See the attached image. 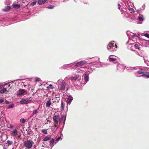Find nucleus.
Segmentation results:
<instances>
[{
  "label": "nucleus",
  "mask_w": 149,
  "mask_h": 149,
  "mask_svg": "<svg viewBox=\"0 0 149 149\" xmlns=\"http://www.w3.org/2000/svg\"><path fill=\"white\" fill-rule=\"evenodd\" d=\"M34 144V142L31 139H27L24 141V146L27 149H31Z\"/></svg>",
  "instance_id": "1"
},
{
  "label": "nucleus",
  "mask_w": 149,
  "mask_h": 149,
  "mask_svg": "<svg viewBox=\"0 0 149 149\" xmlns=\"http://www.w3.org/2000/svg\"><path fill=\"white\" fill-rule=\"evenodd\" d=\"M114 44L110 42L107 46V49L110 52H114L116 51L115 46L114 45Z\"/></svg>",
  "instance_id": "2"
},
{
  "label": "nucleus",
  "mask_w": 149,
  "mask_h": 149,
  "mask_svg": "<svg viewBox=\"0 0 149 149\" xmlns=\"http://www.w3.org/2000/svg\"><path fill=\"white\" fill-rule=\"evenodd\" d=\"M59 83H60L58 85V87L61 90H64L65 89V87L66 85V84L65 82L63 81L59 82Z\"/></svg>",
  "instance_id": "3"
},
{
  "label": "nucleus",
  "mask_w": 149,
  "mask_h": 149,
  "mask_svg": "<svg viewBox=\"0 0 149 149\" xmlns=\"http://www.w3.org/2000/svg\"><path fill=\"white\" fill-rule=\"evenodd\" d=\"M86 63V62L85 61H81L75 64L74 66L77 68L83 66Z\"/></svg>",
  "instance_id": "4"
},
{
  "label": "nucleus",
  "mask_w": 149,
  "mask_h": 149,
  "mask_svg": "<svg viewBox=\"0 0 149 149\" xmlns=\"http://www.w3.org/2000/svg\"><path fill=\"white\" fill-rule=\"evenodd\" d=\"M53 118L54 123H56V124H58L60 120V117L59 115H58L54 116Z\"/></svg>",
  "instance_id": "5"
},
{
  "label": "nucleus",
  "mask_w": 149,
  "mask_h": 149,
  "mask_svg": "<svg viewBox=\"0 0 149 149\" xmlns=\"http://www.w3.org/2000/svg\"><path fill=\"white\" fill-rule=\"evenodd\" d=\"M30 101L27 99H24L21 100L20 102L22 104H25L29 103Z\"/></svg>",
  "instance_id": "6"
},
{
  "label": "nucleus",
  "mask_w": 149,
  "mask_h": 149,
  "mask_svg": "<svg viewBox=\"0 0 149 149\" xmlns=\"http://www.w3.org/2000/svg\"><path fill=\"white\" fill-rule=\"evenodd\" d=\"M26 91V90L23 89H20L17 93V95H22Z\"/></svg>",
  "instance_id": "7"
},
{
  "label": "nucleus",
  "mask_w": 149,
  "mask_h": 149,
  "mask_svg": "<svg viewBox=\"0 0 149 149\" xmlns=\"http://www.w3.org/2000/svg\"><path fill=\"white\" fill-rule=\"evenodd\" d=\"M60 99V98H59L58 97H55L53 99H52L53 102L54 103H58Z\"/></svg>",
  "instance_id": "8"
},
{
  "label": "nucleus",
  "mask_w": 149,
  "mask_h": 149,
  "mask_svg": "<svg viewBox=\"0 0 149 149\" xmlns=\"http://www.w3.org/2000/svg\"><path fill=\"white\" fill-rule=\"evenodd\" d=\"M47 1V0H39L38 3L39 5H42L45 3Z\"/></svg>",
  "instance_id": "9"
},
{
  "label": "nucleus",
  "mask_w": 149,
  "mask_h": 149,
  "mask_svg": "<svg viewBox=\"0 0 149 149\" xmlns=\"http://www.w3.org/2000/svg\"><path fill=\"white\" fill-rule=\"evenodd\" d=\"M11 8L10 6H7L5 8L2 9V10L4 12H7L9 11L11 9Z\"/></svg>",
  "instance_id": "10"
},
{
  "label": "nucleus",
  "mask_w": 149,
  "mask_h": 149,
  "mask_svg": "<svg viewBox=\"0 0 149 149\" xmlns=\"http://www.w3.org/2000/svg\"><path fill=\"white\" fill-rule=\"evenodd\" d=\"M143 76L147 78H149V72H144V73L143 74Z\"/></svg>",
  "instance_id": "11"
},
{
  "label": "nucleus",
  "mask_w": 149,
  "mask_h": 149,
  "mask_svg": "<svg viewBox=\"0 0 149 149\" xmlns=\"http://www.w3.org/2000/svg\"><path fill=\"white\" fill-rule=\"evenodd\" d=\"M51 99H49L47 101L46 103V106L47 107H49L51 105Z\"/></svg>",
  "instance_id": "12"
},
{
  "label": "nucleus",
  "mask_w": 149,
  "mask_h": 149,
  "mask_svg": "<svg viewBox=\"0 0 149 149\" xmlns=\"http://www.w3.org/2000/svg\"><path fill=\"white\" fill-rule=\"evenodd\" d=\"M12 6L13 8L15 9H18L20 7V5L18 4H13Z\"/></svg>",
  "instance_id": "13"
},
{
  "label": "nucleus",
  "mask_w": 149,
  "mask_h": 149,
  "mask_svg": "<svg viewBox=\"0 0 149 149\" xmlns=\"http://www.w3.org/2000/svg\"><path fill=\"white\" fill-rule=\"evenodd\" d=\"M79 77L78 75H76L75 77H73L70 78V79L72 81L74 80H76L79 78Z\"/></svg>",
  "instance_id": "14"
},
{
  "label": "nucleus",
  "mask_w": 149,
  "mask_h": 149,
  "mask_svg": "<svg viewBox=\"0 0 149 149\" xmlns=\"http://www.w3.org/2000/svg\"><path fill=\"white\" fill-rule=\"evenodd\" d=\"M7 92V90L6 88H3L0 91V93L3 94Z\"/></svg>",
  "instance_id": "15"
},
{
  "label": "nucleus",
  "mask_w": 149,
  "mask_h": 149,
  "mask_svg": "<svg viewBox=\"0 0 149 149\" xmlns=\"http://www.w3.org/2000/svg\"><path fill=\"white\" fill-rule=\"evenodd\" d=\"M73 100L72 97H69L67 99V102L68 104H70V102H72Z\"/></svg>",
  "instance_id": "16"
},
{
  "label": "nucleus",
  "mask_w": 149,
  "mask_h": 149,
  "mask_svg": "<svg viewBox=\"0 0 149 149\" xmlns=\"http://www.w3.org/2000/svg\"><path fill=\"white\" fill-rule=\"evenodd\" d=\"M88 79H89L88 76L86 74H85L84 79L85 80V81L86 82H87V81L88 80Z\"/></svg>",
  "instance_id": "17"
},
{
  "label": "nucleus",
  "mask_w": 149,
  "mask_h": 149,
  "mask_svg": "<svg viewBox=\"0 0 149 149\" xmlns=\"http://www.w3.org/2000/svg\"><path fill=\"white\" fill-rule=\"evenodd\" d=\"M111 55H110L109 57V61L110 62H113L116 61V58H112L111 57Z\"/></svg>",
  "instance_id": "18"
},
{
  "label": "nucleus",
  "mask_w": 149,
  "mask_h": 149,
  "mask_svg": "<svg viewBox=\"0 0 149 149\" xmlns=\"http://www.w3.org/2000/svg\"><path fill=\"white\" fill-rule=\"evenodd\" d=\"M65 104L64 103L62 102L61 103V108L62 110H64Z\"/></svg>",
  "instance_id": "19"
},
{
  "label": "nucleus",
  "mask_w": 149,
  "mask_h": 149,
  "mask_svg": "<svg viewBox=\"0 0 149 149\" xmlns=\"http://www.w3.org/2000/svg\"><path fill=\"white\" fill-rule=\"evenodd\" d=\"M51 136L49 137H45L43 139V141H47L50 140L51 139Z\"/></svg>",
  "instance_id": "20"
},
{
  "label": "nucleus",
  "mask_w": 149,
  "mask_h": 149,
  "mask_svg": "<svg viewBox=\"0 0 149 149\" xmlns=\"http://www.w3.org/2000/svg\"><path fill=\"white\" fill-rule=\"evenodd\" d=\"M55 124L54 125V127H55L57 128L55 129H54L53 130V131H54V132H55L57 130V128H58V123L56 124V123H54Z\"/></svg>",
  "instance_id": "21"
},
{
  "label": "nucleus",
  "mask_w": 149,
  "mask_h": 149,
  "mask_svg": "<svg viewBox=\"0 0 149 149\" xmlns=\"http://www.w3.org/2000/svg\"><path fill=\"white\" fill-rule=\"evenodd\" d=\"M137 72L139 74H142L141 76H143V74L144 73V72H143L141 70H139L137 71Z\"/></svg>",
  "instance_id": "22"
},
{
  "label": "nucleus",
  "mask_w": 149,
  "mask_h": 149,
  "mask_svg": "<svg viewBox=\"0 0 149 149\" xmlns=\"http://www.w3.org/2000/svg\"><path fill=\"white\" fill-rule=\"evenodd\" d=\"M138 18L140 21H143V17L142 15L141 16H139Z\"/></svg>",
  "instance_id": "23"
},
{
  "label": "nucleus",
  "mask_w": 149,
  "mask_h": 149,
  "mask_svg": "<svg viewBox=\"0 0 149 149\" xmlns=\"http://www.w3.org/2000/svg\"><path fill=\"white\" fill-rule=\"evenodd\" d=\"M25 121L26 120L24 118H21L20 119V122L22 123H24Z\"/></svg>",
  "instance_id": "24"
},
{
  "label": "nucleus",
  "mask_w": 149,
  "mask_h": 149,
  "mask_svg": "<svg viewBox=\"0 0 149 149\" xmlns=\"http://www.w3.org/2000/svg\"><path fill=\"white\" fill-rule=\"evenodd\" d=\"M6 143L9 146V145H11L12 144L13 142L12 141L8 140Z\"/></svg>",
  "instance_id": "25"
},
{
  "label": "nucleus",
  "mask_w": 149,
  "mask_h": 149,
  "mask_svg": "<svg viewBox=\"0 0 149 149\" xmlns=\"http://www.w3.org/2000/svg\"><path fill=\"white\" fill-rule=\"evenodd\" d=\"M54 139H52L50 141V143L51 146H52L53 145V143L54 142Z\"/></svg>",
  "instance_id": "26"
},
{
  "label": "nucleus",
  "mask_w": 149,
  "mask_h": 149,
  "mask_svg": "<svg viewBox=\"0 0 149 149\" xmlns=\"http://www.w3.org/2000/svg\"><path fill=\"white\" fill-rule=\"evenodd\" d=\"M13 133L14 134V135L15 136H17V130L16 129H15L14 131H13Z\"/></svg>",
  "instance_id": "27"
},
{
  "label": "nucleus",
  "mask_w": 149,
  "mask_h": 149,
  "mask_svg": "<svg viewBox=\"0 0 149 149\" xmlns=\"http://www.w3.org/2000/svg\"><path fill=\"white\" fill-rule=\"evenodd\" d=\"M14 106V104H11L8 105V108L11 109L13 108Z\"/></svg>",
  "instance_id": "28"
},
{
  "label": "nucleus",
  "mask_w": 149,
  "mask_h": 149,
  "mask_svg": "<svg viewBox=\"0 0 149 149\" xmlns=\"http://www.w3.org/2000/svg\"><path fill=\"white\" fill-rule=\"evenodd\" d=\"M47 130H42V133L45 134H47Z\"/></svg>",
  "instance_id": "29"
},
{
  "label": "nucleus",
  "mask_w": 149,
  "mask_h": 149,
  "mask_svg": "<svg viewBox=\"0 0 149 149\" xmlns=\"http://www.w3.org/2000/svg\"><path fill=\"white\" fill-rule=\"evenodd\" d=\"M54 7V6L53 5H50L48 6L47 8L48 9H52Z\"/></svg>",
  "instance_id": "30"
},
{
  "label": "nucleus",
  "mask_w": 149,
  "mask_h": 149,
  "mask_svg": "<svg viewBox=\"0 0 149 149\" xmlns=\"http://www.w3.org/2000/svg\"><path fill=\"white\" fill-rule=\"evenodd\" d=\"M134 47L136 49H139V47L138 44H136L134 45Z\"/></svg>",
  "instance_id": "31"
},
{
  "label": "nucleus",
  "mask_w": 149,
  "mask_h": 149,
  "mask_svg": "<svg viewBox=\"0 0 149 149\" xmlns=\"http://www.w3.org/2000/svg\"><path fill=\"white\" fill-rule=\"evenodd\" d=\"M36 1H33V2H31V3L30 5L31 6H33L34 5H36Z\"/></svg>",
  "instance_id": "32"
},
{
  "label": "nucleus",
  "mask_w": 149,
  "mask_h": 149,
  "mask_svg": "<svg viewBox=\"0 0 149 149\" xmlns=\"http://www.w3.org/2000/svg\"><path fill=\"white\" fill-rule=\"evenodd\" d=\"M37 113V109L34 110L33 111L32 114L33 115H34L36 114Z\"/></svg>",
  "instance_id": "33"
},
{
  "label": "nucleus",
  "mask_w": 149,
  "mask_h": 149,
  "mask_svg": "<svg viewBox=\"0 0 149 149\" xmlns=\"http://www.w3.org/2000/svg\"><path fill=\"white\" fill-rule=\"evenodd\" d=\"M129 11L131 13H134L135 12L133 8H131L129 9Z\"/></svg>",
  "instance_id": "34"
},
{
  "label": "nucleus",
  "mask_w": 149,
  "mask_h": 149,
  "mask_svg": "<svg viewBox=\"0 0 149 149\" xmlns=\"http://www.w3.org/2000/svg\"><path fill=\"white\" fill-rule=\"evenodd\" d=\"M40 80V79L38 77H36V78L35 81H39Z\"/></svg>",
  "instance_id": "35"
},
{
  "label": "nucleus",
  "mask_w": 149,
  "mask_h": 149,
  "mask_svg": "<svg viewBox=\"0 0 149 149\" xmlns=\"http://www.w3.org/2000/svg\"><path fill=\"white\" fill-rule=\"evenodd\" d=\"M142 36H144L146 37H149V34L147 33H145L143 35H142Z\"/></svg>",
  "instance_id": "36"
},
{
  "label": "nucleus",
  "mask_w": 149,
  "mask_h": 149,
  "mask_svg": "<svg viewBox=\"0 0 149 149\" xmlns=\"http://www.w3.org/2000/svg\"><path fill=\"white\" fill-rule=\"evenodd\" d=\"M61 136H59L57 138H56V141H58L61 138Z\"/></svg>",
  "instance_id": "37"
},
{
  "label": "nucleus",
  "mask_w": 149,
  "mask_h": 149,
  "mask_svg": "<svg viewBox=\"0 0 149 149\" xmlns=\"http://www.w3.org/2000/svg\"><path fill=\"white\" fill-rule=\"evenodd\" d=\"M48 88H53V86H52V84H50L49 85V87H47Z\"/></svg>",
  "instance_id": "38"
},
{
  "label": "nucleus",
  "mask_w": 149,
  "mask_h": 149,
  "mask_svg": "<svg viewBox=\"0 0 149 149\" xmlns=\"http://www.w3.org/2000/svg\"><path fill=\"white\" fill-rule=\"evenodd\" d=\"M4 101V100L3 99H0V103H1L3 102Z\"/></svg>",
  "instance_id": "39"
},
{
  "label": "nucleus",
  "mask_w": 149,
  "mask_h": 149,
  "mask_svg": "<svg viewBox=\"0 0 149 149\" xmlns=\"http://www.w3.org/2000/svg\"><path fill=\"white\" fill-rule=\"evenodd\" d=\"M5 102L6 104H8L10 103V102L8 100H6Z\"/></svg>",
  "instance_id": "40"
},
{
  "label": "nucleus",
  "mask_w": 149,
  "mask_h": 149,
  "mask_svg": "<svg viewBox=\"0 0 149 149\" xmlns=\"http://www.w3.org/2000/svg\"><path fill=\"white\" fill-rule=\"evenodd\" d=\"M58 97L59 98H60V95L59 94H56L55 95V97Z\"/></svg>",
  "instance_id": "41"
},
{
  "label": "nucleus",
  "mask_w": 149,
  "mask_h": 149,
  "mask_svg": "<svg viewBox=\"0 0 149 149\" xmlns=\"http://www.w3.org/2000/svg\"><path fill=\"white\" fill-rule=\"evenodd\" d=\"M120 7V5L119 4H118V8L119 9Z\"/></svg>",
  "instance_id": "42"
},
{
  "label": "nucleus",
  "mask_w": 149,
  "mask_h": 149,
  "mask_svg": "<svg viewBox=\"0 0 149 149\" xmlns=\"http://www.w3.org/2000/svg\"><path fill=\"white\" fill-rule=\"evenodd\" d=\"M10 127L11 128H13V126H10Z\"/></svg>",
  "instance_id": "43"
},
{
  "label": "nucleus",
  "mask_w": 149,
  "mask_h": 149,
  "mask_svg": "<svg viewBox=\"0 0 149 149\" xmlns=\"http://www.w3.org/2000/svg\"><path fill=\"white\" fill-rule=\"evenodd\" d=\"M65 118H65H66L65 117H64V116H63L62 117V118Z\"/></svg>",
  "instance_id": "44"
},
{
  "label": "nucleus",
  "mask_w": 149,
  "mask_h": 149,
  "mask_svg": "<svg viewBox=\"0 0 149 149\" xmlns=\"http://www.w3.org/2000/svg\"><path fill=\"white\" fill-rule=\"evenodd\" d=\"M140 36V35L139 34H138L137 36L138 37H139Z\"/></svg>",
  "instance_id": "45"
},
{
  "label": "nucleus",
  "mask_w": 149,
  "mask_h": 149,
  "mask_svg": "<svg viewBox=\"0 0 149 149\" xmlns=\"http://www.w3.org/2000/svg\"><path fill=\"white\" fill-rule=\"evenodd\" d=\"M10 84H9L8 85V87H10Z\"/></svg>",
  "instance_id": "46"
},
{
  "label": "nucleus",
  "mask_w": 149,
  "mask_h": 149,
  "mask_svg": "<svg viewBox=\"0 0 149 149\" xmlns=\"http://www.w3.org/2000/svg\"><path fill=\"white\" fill-rule=\"evenodd\" d=\"M115 45L116 46V47H117V46H116V45Z\"/></svg>",
  "instance_id": "47"
},
{
  "label": "nucleus",
  "mask_w": 149,
  "mask_h": 149,
  "mask_svg": "<svg viewBox=\"0 0 149 149\" xmlns=\"http://www.w3.org/2000/svg\"><path fill=\"white\" fill-rule=\"evenodd\" d=\"M28 134H30L29 133H28Z\"/></svg>",
  "instance_id": "48"
},
{
  "label": "nucleus",
  "mask_w": 149,
  "mask_h": 149,
  "mask_svg": "<svg viewBox=\"0 0 149 149\" xmlns=\"http://www.w3.org/2000/svg\"><path fill=\"white\" fill-rule=\"evenodd\" d=\"M130 38H130V39H131Z\"/></svg>",
  "instance_id": "49"
},
{
  "label": "nucleus",
  "mask_w": 149,
  "mask_h": 149,
  "mask_svg": "<svg viewBox=\"0 0 149 149\" xmlns=\"http://www.w3.org/2000/svg\"><path fill=\"white\" fill-rule=\"evenodd\" d=\"M28 149L26 148V149Z\"/></svg>",
  "instance_id": "50"
}]
</instances>
